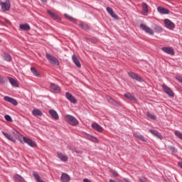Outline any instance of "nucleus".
I'll return each instance as SVG.
<instances>
[{
    "mask_svg": "<svg viewBox=\"0 0 182 182\" xmlns=\"http://www.w3.org/2000/svg\"><path fill=\"white\" fill-rule=\"evenodd\" d=\"M61 181L63 182H69L70 181V176L68 173H63L61 174Z\"/></svg>",
    "mask_w": 182,
    "mask_h": 182,
    "instance_id": "obj_22",
    "label": "nucleus"
},
{
    "mask_svg": "<svg viewBox=\"0 0 182 182\" xmlns=\"http://www.w3.org/2000/svg\"><path fill=\"white\" fill-rule=\"evenodd\" d=\"M124 97L126 99H129V100H133L134 102H136L137 99H136V97L132 95L130 92H127L124 94Z\"/></svg>",
    "mask_w": 182,
    "mask_h": 182,
    "instance_id": "obj_25",
    "label": "nucleus"
},
{
    "mask_svg": "<svg viewBox=\"0 0 182 182\" xmlns=\"http://www.w3.org/2000/svg\"><path fill=\"white\" fill-rule=\"evenodd\" d=\"M176 80H178L181 83H182V77L178 76L176 77Z\"/></svg>",
    "mask_w": 182,
    "mask_h": 182,
    "instance_id": "obj_44",
    "label": "nucleus"
},
{
    "mask_svg": "<svg viewBox=\"0 0 182 182\" xmlns=\"http://www.w3.org/2000/svg\"><path fill=\"white\" fill-rule=\"evenodd\" d=\"M46 58L48 59L51 65H53L54 66H59V60L55 56L50 54H46Z\"/></svg>",
    "mask_w": 182,
    "mask_h": 182,
    "instance_id": "obj_3",
    "label": "nucleus"
},
{
    "mask_svg": "<svg viewBox=\"0 0 182 182\" xmlns=\"http://www.w3.org/2000/svg\"><path fill=\"white\" fill-rule=\"evenodd\" d=\"M48 112L52 119H53L54 120H59V114H58L56 110L51 109H49Z\"/></svg>",
    "mask_w": 182,
    "mask_h": 182,
    "instance_id": "obj_13",
    "label": "nucleus"
},
{
    "mask_svg": "<svg viewBox=\"0 0 182 182\" xmlns=\"http://www.w3.org/2000/svg\"><path fill=\"white\" fill-rule=\"evenodd\" d=\"M64 16L68 19V21H70V22H73L74 23L76 22L75 18H74L73 17L70 16L69 14H65Z\"/></svg>",
    "mask_w": 182,
    "mask_h": 182,
    "instance_id": "obj_32",
    "label": "nucleus"
},
{
    "mask_svg": "<svg viewBox=\"0 0 182 182\" xmlns=\"http://www.w3.org/2000/svg\"><path fill=\"white\" fill-rule=\"evenodd\" d=\"M1 134H3V136H4V137H6V139H7V140L12 141L13 143H15L16 141L15 138H14V136L12 135L9 134V133L1 132Z\"/></svg>",
    "mask_w": 182,
    "mask_h": 182,
    "instance_id": "obj_17",
    "label": "nucleus"
},
{
    "mask_svg": "<svg viewBox=\"0 0 182 182\" xmlns=\"http://www.w3.org/2000/svg\"><path fill=\"white\" fill-rule=\"evenodd\" d=\"M47 13L50 14V16L54 19V21H56L57 22H60V20L62 18L58 14H55V12L52 11L51 10H48Z\"/></svg>",
    "mask_w": 182,
    "mask_h": 182,
    "instance_id": "obj_11",
    "label": "nucleus"
},
{
    "mask_svg": "<svg viewBox=\"0 0 182 182\" xmlns=\"http://www.w3.org/2000/svg\"><path fill=\"white\" fill-rule=\"evenodd\" d=\"M142 9L144 11V12H149V6H147V4L143 2L142 3Z\"/></svg>",
    "mask_w": 182,
    "mask_h": 182,
    "instance_id": "obj_35",
    "label": "nucleus"
},
{
    "mask_svg": "<svg viewBox=\"0 0 182 182\" xmlns=\"http://www.w3.org/2000/svg\"><path fill=\"white\" fill-rule=\"evenodd\" d=\"M134 136L141 141H147V139H146L143 135L139 134V132H134Z\"/></svg>",
    "mask_w": 182,
    "mask_h": 182,
    "instance_id": "obj_21",
    "label": "nucleus"
},
{
    "mask_svg": "<svg viewBox=\"0 0 182 182\" xmlns=\"http://www.w3.org/2000/svg\"><path fill=\"white\" fill-rule=\"evenodd\" d=\"M140 28L142 29L146 33H148V35H154V31H153L151 28L149 27L146 24L141 23Z\"/></svg>",
    "mask_w": 182,
    "mask_h": 182,
    "instance_id": "obj_5",
    "label": "nucleus"
},
{
    "mask_svg": "<svg viewBox=\"0 0 182 182\" xmlns=\"http://www.w3.org/2000/svg\"><path fill=\"white\" fill-rule=\"evenodd\" d=\"M79 26H80V28H81L82 29H84V31H89V29H90V27H89V26H87V24H86V23H85L80 22V23H79Z\"/></svg>",
    "mask_w": 182,
    "mask_h": 182,
    "instance_id": "obj_28",
    "label": "nucleus"
},
{
    "mask_svg": "<svg viewBox=\"0 0 182 182\" xmlns=\"http://www.w3.org/2000/svg\"><path fill=\"white\" fill-rule=\"evenodd\" d=\"M33 116H42V111L41 109H35L32 111Z\"/></svg>",
    "mask_w": 182,
    "mask_h": 182,
    "instance_id": "obj_30",
    "label": "nucleus"
},
{
    "mask_svg": "<svg viewBox=\"0 0 182 182\" xmlns=\"http://www.w3.org/2000/svg\"><path fill=\"white\" fill-rule=\"evenodd\" d=\"M168 149L172 152V153H177L178 150L177 148H176L175 146L168 145Z\"/></svg>",
    "mask_w": 182,
    "mask_h": 182,
    "instance_id": "obj_36",
    "label": "nucleus"
},
{
    "mask_svg": "<svg viewBox=\"0 0 182 182\" xmlns=\"http://www.w3.org/2000/svg\"><path fill=\"white\" fill-rule=\"evenodd\" d=\"M58 159H60V160H61V161H68V156L62 154V152H58Z\"/></svg>",
    "mask_w": 182,
    "mask_h": 182,
    "instance_id": "obj_24",
    "label": "nucleus"
},
{
    "mask_svg": "<svg viewBox=\"0 0 182 182\" xmlns=\"http://www.w3.org/2000/svg\"><path fill=\"white\" fill-rule=\"evenodd\" d=\"M4 100L6 102H9V103H11V105H14V106H18V101L16 100L9 97V96H5L4 97Z\"/></svg>",
    "mask_w": 182,
    "mask_h": 182,
    "instance_id": "obj_12",
    "label": "nucleus"
},
{
    "mask_svg": "<svg viewBox=\"0 0 182 182\" xmlns=\"http://www.w3.org/2000/svg\"><path fill=\"white\" fill-rule=\"evenodd\" d=\"M157 11L161 15H168V14H170L169 9H167L161 7V6H158Z\"/></svg>",
    "mask_w": 182,
    "mask_h": 182,
    "instance_id": "obj_14",
    "label": "nucleus"
},
{
    "mask_svg": "<svg viewBox=\"0 0 182 182\" xmlns=\"http://www.w3.org/2000/svg\"><path fill=\"white\" fill-rule=\"evenodd\" d=\"M4 60H6V62H11V60H12V57L8 53H4Z\"/></svg>",
    "mask_w": 182,
    "mask_h": 182,
    "instance_id": "obj_34",
    "label": "nucleus"
},
{
    "mask_svg": "<svg viewBox=\"0 0 182 182\" xmlns=\"http://www.w3.org/2000/svg\"><path fill=\"white\" fill-rule=\"evenodd\" d=\"M92 129H94L95 130H97V132H100V133H102V132H103V127H102V126H100L99 124L96 123V122H93L91 124Z\"/></svg>",
    "mask_w": 182,
    "mask_h": 182,
    "instance_id": "obj_18",
    "label": "nucleus"
},
{
    "mask_svg": "<svg viewBox=\"0 0 182 182\" xmlns=\"http://www.w3.org/2000/svg\"><path fill=\"white\" fill-rule=\"evenodd\" d=\"M161 51L164 52V53H166L167 55H174V50L171 47H162Z\"/></svg>",
    "mask_w": 182,
    "mask_h": 182,
    "instance_id": "obj_10",
    "label": "nucleus"
},
{
    "mask_svg": "<svg viewBox=\"0 0 182 182\" xmlns=\"http://www.w3.org/2000/svg\"><path fill=\"white\" fill-rule=\"evenodd\" d=\"M87 139H88V140H90L91 141H93L94 143H97V141H99V139H97V138H96L92 135H88Z\"/></svg>",
    "mask_w": 182,
    "mask_h": 182,
    "instance_id": "obj_33",
    "label": "nucleus"
},
{
    "mask_svg": "<svg viewBox=\"0 0 182 182\" xmlns=\"http://www.w3.org/2000/svg\"><path fill=\"white\" fill-rule=\"evenodd\" d=\"M146 116H147V117H149L151 120H156V117L154 115L150 114V112H147Z\"/></svg>",
    "mask_w": 182,
    "mask_h": 182,
    "instance_id": "obj_39",
    "label": "nucleus"
},
{
    "mask_svg": "<svg viewBox=\"0 0 182 182\" xmlns=\"http://www.w3.org/2000/svg\"><path fill=\"white\" fill-rule=\"evenodd\" d=\"M31 70L34 76H36L37 77H39L41 76V73L38 72V70H36V68L31 67Z\"/></svg>",
    "mask_w": 182,
    "mask_h": 182,
    "instance_id": "obj_27",
    "label": "nucleus"
},
{
    "mask_svg": "<svg viewBox=\"0 0 182 182\" xmlns=\"http://www.w3.org/2000/svg\"><path fill=\"white\" fill-rule=\"evenodd\" d=\"M6 122H12V117H11L9 115L6 114L4 117Z\"/></svg>",
    "mask_w": 182,
    "mask_h": 182,
    "instance_id": "obj_40",
    "label": "nucleus"
},
{
    "mask_svg": "<svg viewBox=\"0 0 182 182\" xmlns=\"http://www.w3.org/2000/svg\"><path fill=\"white\" fill-rule=\"evenodd\" d=\"M164 22L165 27L167 29H169L170 31H173V29L176 28V25L174 24V23H173V21H171V20L168 18H165L164 20Z\"/></svg>",
    "mask_w": 182,
    "mask_h": 182,
    "instance_id": "obj_4",
    "label": "nucleus"
},
{
    "mask_svg": "<svg viewBox=\"0 0 182 182\" xmlns=\"http://www.w3.org/2000/svg\"><path fill=\"white\" fill-rule=\"evenodd\" d=\"M128 75L133 80H136V82H139L140 83H141V82H143V78H141V77H140L139 75L136 74V73L129 72V73H128Z\"/></svg>",
    "mask_w": 182,
    "mask_h": 182,
    "instance_id": "obj_6",
    "label": "nucleus"
},
{
    "mask_svg": "<svg viewBox=\"0 0 182 182\" xmlns=\"http://www.w3.org/2000/svg\"><path fill=\"white\" fill-rule=\"evenodd\" d=\"M153 28H154L155 32H158L159 33L163 32V28L156 24H154Z\"/></svg>",
    "mask_w": 182,
    "mask_h": 182,
    "instance_id": "obj_31",
    "label": "nucleus"
},
{
    "mask_svg": "<svg viewBox=\"0 0 182 182\" xmlns=\"http://www.w3.org/2000/svg\"><path fill=\"white\" fill-rule=\"evenodd\" d=\"M108 102L111 105H114V106H117V102L114 101L112 97L108 98Z\"/></svg>",
    "mask_w": 182,
    "mask_h": 182,
    "instance_id": "obj_37",
    "label": "nucleus"
},
{
    "mask_svg": "<svg viewBox=\"0 0 182 182\" xmlns=\"http://www.w3.org/2000/svg\"><path fill=\"white\" fill-rule=\"evenodd\" d=\"M19 28L21 31H31V26L28 23L20 24Z\"/></svg>",
    "mask_w": 182,
    "mask_h": 182,
    "instance_id": "obj_26",
    "label": "nucleus"
},
{
    "mask_svg": "<svg viewBox=\"0 0 182 182\" xmlns=\"http://www.w3.org/2000/svg\"><path fill=\"white\" fill-rule=\"evenodd\" d=\"M1 2H2L1 1H0V5H1Z\"/></svg>",
    "mask_w": 182,
    "mask_h": 182,
    "instance_id": "obj_48",
    "label": "nucleus"
},
{
    "mask_svg": "<svg viewBox=\"0 0 182 182\" xmlns=\"http://www.w3.org/2000/svg\"><path fill=\"white\" fill-rule=\"evenodd\" d=\"M112 173L114 177H119V173H117V172L112 171Z\"/></svg>",
    "mask_w": 182,
    "mask_h": 182,
    "instance_id": "obj_43",
    "label": "nucleus"
},
{
    "mask_svg": "<svg viewBox=\"0 0 182 182\" xmlns=\"http://www.w3.org/2000/svg\"><path fill=\"white\" fill-rule=\"evenodd\" d=\"M106 10H107V12H108V14H109V15L112 16V18H114V19H119V17L117 16V15L114 14V11H113V9L110 7H107Z\"/></svg>",
    "mask_w": 182,
    "mask_h": 182,
    "instance_id": "obj_19",
    "label": "nucleus"
},
{
    "mask_svg": "<svg viewBox=\"0 0 182 182\" xmlns=\"http://www.w3.org/2000/svg\"><path fill=\"white\" fill-rule=\"evenodd\" d=\"M69 149H70V150H72V151H76L75 147H73V146H70Z\"/></svg>",
    "mask_w": 182,
    "mask_h": 182,
    "instance_id": "obj_45",
    "label": "nucleus"
},
{
    "mask_svg": "<svg viewBox=\"0 0 182 182\" xmlns=\"http://www.w3.org/2000/svg\"><path fill=\"white\" fill-rule=\"evenodd\" d=\"M6 81L5 80H4V77H2L1 75H0V85H4V83H5Z\"/></svg>",
    "mask_w": 182,
    "mask_h": 182,
    "instance_id": "obj_42",
    "label": "nucleus"
},
{
    "mask_svg": "<svg viewBox=\"0 0 182 182\" xmlns=\"http://www.w3.org/2000/svg\"><path fill=\"white\" fill-rule=\"evenodd\" d=\"M13 134H14V136H16L17 139H19L21 143H26V144L31 146V147H35V146H36V143H35V141H33L32 139L23 136L22 134H21V133H19V132L16 130H14L13 132ZM21 139H23V141Z\"/></svg>",
    "mask_w": 182,
    "mask_h": 182,
    "instance_id": "obj_1",
    "label": "nucleus"
},
{
    "mask_svg": "<svg viewBox=\"0 0 182 182\" xmlns=\"http://www.w3.org/2000/svg\"><path fill=\"white\" fill-rule=\"evenodd\" d=\"M1 6L2 11H6L11 9V1L9 0H6L5 2H1Z\"/></svg>",
    "mask_w": 182,
    "mask_h": 182,
    "instance_id": "obj_8",
    "label": "nucleus"
},
{
    "mask_svg": "<svg viewBox=\"0 0 182 182\" xmlns=\"http://www.w3.org/2000/svg\"><path fill=\"white\" fill-rule=\"evenodd\" d=\"M14 181L16 182H24L25 181L23 178L22 176H21L20 175H15L14 176Z\"/></svg>",
    "mask_w": 182,
    "mask_h": 182,
    "instance_id": "obj_29",
    "label": "nucleus"
},
{
    "mask_svg": "<svg viewBox=\"0 0 182 182\" xmlns=\"http://www.w3.org/2000/svg\"><path fill=\"white\" fill-rule=\"evenodd\" d=\"M9 81L13 87H19V83L18 81L13 77H8Z\"/></svg>",
    "mask_w": 182,
    "mask_h": 182,
    "instance_id": "obj_20",
    "label": "nucleus"
},
{
    "mask_svg": "<svg viewBox=\"0 0 182 182\" xmlns=\"http://www.w3.org/2000/svg\"><path fill=\"white\" fill-rule=\"evenodd\" d=\"M65 97L69 100V102H70V103H73V105H76V103H77V100H76L70 92H65Z\"/></svg>",
    "mask_w": 182,
    "mask_h": 182,
    "instance_id": "obj_9",
    "label": "nucleus"
},
{
    "mask_svg": "<svg viewBox=\"0 0 182 182\" xmlns=\"http://www.w3.org/2000/svg\"><path fill=\"white\" fill-rule=\"evenodd\" d=\"M149 133H151L153 136H155V137H157V139H159V140H163V136L157 130L149 129Z\"/></svg>",
    "mask_w": 182,
    "mask_h": 182,
    "instance_id": "obj_16",
    "label": "nucleus"
},
{
    "mask_svg": "<svg viewBox=\"0 0 182 182\" xmlns=\"http://www.w3.org/2000/svg\"><path fill=\"white\" fill-rule=\"evenodd\" d=\"M72 59H73V62L75 63V65L77 68H80V67L82 66V65L80 64V61L79 60V59L77 58V57H76L75 55H73Z\"/></svg>",
    "mask_w": 182,
    "mask_h": 182,
    "instance_id": "obj_23",
    "label": "nucleus"
},
{
    "mask_svg": "<svg viewBox=\"0 0 182 182\" xmlns=\"http://www.w3.org/2000/svg\"><path fill=\"white\" fill-rule=\"evenodd\" d=\"M162 88L164 89V92H165L166 95H169L170 97H174V92L171 88L168 87L166 84H163Z\"/></svg>",
    "mask_w": 182,
    "mask_h": 182,
    "instance_id": "obj_7",
    "label": "nucleus"
},
{
    "mask_svg": "<svg viewBox=\"0 0 182 182\" xmlns=\"http://www.w3.org/2000/svg\"><path fill=\"white\" fill-rule=\"evenodd\" d=\"M1 42H2V40H1V38H0V43H1Z\"/></svg>",
    "mask_w": 182,
    "mask_h": 182,
    "instance_id": "obj_47",
    "label": "nucleus"
},
{
    "mask_svg": "<svg viewBox=\"0 0 182 182\" xmlns=\"http://www.w3.org/2000/svg\"><path fill=\"white\" fill-rule=\"evenodd\" d=\"M65 122L70 124L71 126H77L79 124V121L73 115L68 114L65 117Z\"/></svg>",
    "mask_w": 182,
    "mask_h": 182,
    "instance_id": "obj_2",
    "label": "nucleus"
},
{
    "mask_svg": "<svg viewBox=\"0 0 182 182\" xmlns=\"http://www.w3.org/2000/svg\"><path fill=\"white\" fill-rule=\"evenodd\" d=\"M174 134L175 136H176V137H178V139L182 140V133L180 132V131H175Z\"/></svg>",
    "mask_w": 182,
    "mask_h": 182,
    "instance_id": "obj_38",
    "label": "nucleus"
},
{
    "mask_svg": "<svg viewBox=\"0 0 182 182\" xmlns=\"http://www.w3.org/2000/svg\"><path fill=\"white\" fill-rule=\"evenodd\" d=\"M139 181L140 182H150V181H149V180H147V178H146L143 176L139 178Z\"/></svg>",
    "mask_w": 182,
    "mask_h": 182,
    "instance_id": "obj_41",
    "label": "nucleus"
},
{
    "mask_svg": "<svg viewBox=\"0 0 182 182\" xmlns=\"http://www.w3.org/2000/svg\"><path fill=\"white\" fill-rule=\"evenodd\" d=\"M50 87L51 90L54 92V93H60L61 92L60 87L55 83H51Z\"/></svg>",
    "mask_w": 182,
    "mask_h": 182,
    "instance_id": "obj_15",
    "label": "nucleus"
},
{
    "mask_svg": "<svg viewBox=\"0 0 182 182\" xmlns=\"http://www.w3.org/2000/svg\"><path fill=\"white\" fill-rule=\"evenodd\" d=\"M43 2H46V0H41Z\"/></svg>",
    "mask_w": 182,
    "mask_h": 182,
    "instance_id": "obj_46",
    "label": "nucleus"
}]
</instances>
